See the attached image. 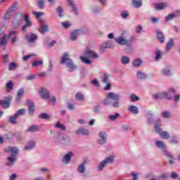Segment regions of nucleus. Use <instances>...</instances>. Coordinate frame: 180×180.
Here are the masks:
<instances>
[{"label": "nucleus", "mask_w": 180, "mask_h": 180, "mask_svg": "<svg viewBox=\"0 0 180 180\" xmlns=\"http://www.w3.org/2000/svg\"><path fill=\"white\" fill-rule=\"evenodd\" d=\"M24 19L25 23V25L22 27L21 30L22 32H26V29H29V27H32V21L30 20V18H29V15H25L23 16V14L21 13V18L16 19L12 24V29H18L22 25V19Z\"/></svg>", "instance_id": "obj_1"}, {"label": "nucleus", "mask_w": 180, "mask_h": 180, "mask_svg": "<svg viewBox=\"0 0 180 180\" xmlns=\"http://www.w3.org/2000/svg\"><path fill=\"white\" fill-rule=\"evenodd\" d=\"M68 57H70V55L67 53H65L62 57L60 64L66 63V67L70 68L69 70L70 72H72V71H75L77 69V65H75L72 60Z\"/></svg>", "instance_id": "obj_2"}, {"label": "nucleus", "mask_w": 180, "mask_h": 180, "mask_svg": "<svg viewBox=\"0 0 180 180\" xmlns=\"http://www.w3.org/2000/svg\"><path fill=\"white\" fill-rule=\"evenodd\" d=\"M39 94L42 99H49L50 102H52L51 105H53V106L56 105V97L50 96V93L49 92L48 89L42 87L39 90Z\"/></svg>", "instance_id": "obj_3"}, {"label": "nucleus", "mask_w": 180, "mask_h": 180, "mask_svg": "<svg viewBox=\"0 0 180 180\" xmlns=\"http://www.w3.org/2000/svg\"><path fill=\"white\" fill-rule=\"evenodd\" d=\"M115 161L113 156H109L106 158L103 162H101L98 165V171H102L108 164H112Z\"/></svg>", "instance_id": "obj_4"}, {"label": "nucleus", "mask_w": 180, "mask_h": 180, "mask_svg": "<svg viewBox=\"0 0 180 180\" xmlns=\"http://www.w3.org/2000/svg\"><path fill=\"white\" fill-rule=\"evenodd\" d=\"M25 37V40L28 43H36V41H37V39H39L37 34H34L33 32H31L30 34L26 33Z\"/></svg>", "instance_id": "obj_5"}, {"label": "nucleus", "mask_w": 180, "mask_h": 180, "mask_svg": "<svg viewBox=\"0 0 180 180\" xmlns=\"http://www.w3.org/2000/svg\"><path fill=\"white\" fill-rule=\"evenodd\" d=\"M153 96L155 98V99H162L165 98V99H167V101H171L172 99V97L171 95L168 94L167 92H162L158 93V94H154Z\"/></svg>", "instance_id": "obj_6"}, {"label": "nucleus", "mask_w": 180, "mask_h": 180, "mask_svg": "<svg viewBox=\"0 0 180 180\" xmlns=\"http://www.w3.org/2000/svg\"><path fill=\"white\" fill-rule=\"evenodd\" d=\"M114 40L117 44H120V46H126L129 44V41L126 39V38L122 36L118 37L117 38H114Z\"/></svg>", "instance_id": "obj_7"}, {"label": "nucleus", "mask_w": 180, "mask_h": 180, "mask_svg": "<svg viewBox=\"0 0 180 180\" xmlns=\"http://www.w3.org/2000/svg\"><path fill=\"white\" fill-rule=\"evenodd\" d=\"M73 155H74V153H72V152H69L68 154L65 155L62 158L63 164H65V165L70 164V162H71V158Z\"/></svg>", "instance_id": "obj_8"}, {"label": "nucleus", "mask_w": 180, "mask_h": 180, "mask_svg": "<svg viewBox=\"0 0 180 180\" xmlns=\"http://www.w3.org/2000/svg\"><path fill=\"white\" fill-rule=\"evenodd\" d=\"M105 49H112V41H106L101 44L100 53H105Z\"/></svg>", "instance_id": "obj_9"}, {"label": "nucleus", "mask_w": 180, "mask_h": 180, "mask_svg": "<svg viewBox=\"0 0 180 180\" xmlns=\"http://www.w3.org/2000/svg\"><path fill=\"white\" fill-rule=\"evenodd\" d=\"M100 140H98V144H105L106 143V139L108 138V134L106 132H100L99 133Z\"/></svg>", "instance_id": "obj_10"}, {"label": "nucleus", "mask_w": 180, "mask_h": 180, "mask_svg": "<svg viewBox=\"0 0 180 180\" xmlns=\"http://www.w3.org/2000/svg\"><path fill=\"white\" fill-rule=\"evenodd\" d=\"M179 16H180V11L179 10L176 11L166 17V22H168V20H171Z\"/></svg>", "instance_id": "obj_11"}, {"label": "nucleus", "mask_w": 180, "mask_h": 180, "mask_svg": "<svg viewBox=\"0 0 180 180\" xmlns=\"http://www.w3.org/2000/svg\"><path fill=\"white\" fill-rule=\"evenodd\" d=\"M106 97L108 99H111V101H119V99H120L119 94H116L113 92H109L107 94Z\"/></svg>", "instance_id": "obj_12"}, {"label": "nucleus", "mask_w": 180, "mask_h": 180, "mask_svg": "<svg viewBox=\"0 0 180 180\" xmlns=\"http://www.w3.org/2000/svg\"><path fill=\"white\" fill-rule=\"evenodd\" d=\"M85 57H89V58H98L99 56L96 54L94 51L91 50H87L84 54Z\"/></svg>", "instance_id": "obj_13"}, {"label": "nucleus", "mask_w": 180, "mask_h": 180, "mask_svg": "<svg viewBox=\"0 0 180 180\" xmlns=\"http://www.w3.org/2000/svg\"><path fill=\"white\" fill-rule=\"evenodd\" d=\"M156 37L158 40H159L160 43H164L165 41V37H164V34L161 30H158L156 31Z\"/></svg>", "instance_id": "obj_14"}, {"label": "nucleus", "mask_w": 180, "mask_h": 180, "mask_svg": "<svg viewBox=\"0 0 180 180\" xmlns=\"http://www.w3.org/2000/svg\"><path fill=\"white\" fill-rule=\"evenodd\" d=\"M11 98H7L6 101L0 100V105H2L4 109H7V108H9V106H11Z\"/></svg>", "instance_id": "obj_15"}, {"label": "nucleus", "mask_w": 180, "mask_h": 180, "mask_svg": "<svg viewBox=\"0 0 180 180\" xmlns=\"http://www.w3.org/2000/svg\"><path fill=\"white\" fill-rule=\"evenodd\" d=\"M154 8L156 11H162V9H165L167 8L166 3H156L154 4Z\"/></svg>", "instance_id": "obj_16"}, {"label": "nucleus", "mask_w": 180, "mask_h": 180, "mask_svg": "<svg viewBox=\"0 0 180 180\" xmlns=\"http://www.w3.org/2000/svg\"><path fill=\"white\" fill-rule=\"evenodd\" d=\"M27 103L28 106V110H30V115H33L34 113V103H33V101L30 100H28Z\"/></svg>", "instance_id": "obj_17"}, {"label": "nucleus", "mask_w": 180, "mask_h": 180, "mask_svg": "<svg viewBox=\"0 0 180 180\" xmlns=\"http://www.w3.org/2000/svg\"><path fill=\"white\" fill-rule=\"evenodd\" d=\"M79 32L80 31L78 30H75L74 31H72L70 35V40H72V41H75V40L78 39V36H79L80 34Z\"/></svg>", "instance_id": "obj_18"}, {"label": "nucleus", "mask_w": 180, "mask_h": 180, "mask_svg": "<svg viewBox=\"0 0 180 180\" xmlns=\"http://www.w3.org/2000/svg\"><path fill=\"white\" fill-rule=\"evenodd\" d=\"M6 151L7 153H11V155L13 157H15L16 154H18V148H16V147H8L6 149Z\"/></svg>", "instance_id": "obj_19"}, {"label": "nucleus", "mask_w": 180, "mask_h": 180, "mask_svg": "<svg viewBox=\"0 0 180 180\" xmlns=\"http://www.w3.org/2000/svg\"><path fill=\"white\" fill-rule=\"evenodd\" d=\"M76 134H83L84 136H88L89 131L85 128H80L75 131Z\"/></svg>", "instance_id": "obj_20"}, {"label": "nucleus", "mask_w": 180, "mask_h": 180, "mask_svg": "<svg viewBox=\"0 0 180 180\" xmlns=\"http://www.w3.org/2000/svg\"><path fill=\"white\" fill-rule=\"evenodd\" d=\"M39 130H40V127H39V125H32L27 129H26L25 131H27V133L28 132L33 133L34 131H39Z\"/></svg>", "instance_id": "obj_21"}, {"label": "nucleus", "mask_w": 180, "mask_h": 180, "mask_svg": "<svg viewBox=\"0 0 180 180\" xmlns=\"http://www.w3.org/2000/svg\"><path fill=\"white\" fill-rule=\"evenodd\" d=\"M25 95V90L23 89H20L18 90L17 97H16V101L19 102L23 98V96Z\"/></svg>", "instance_id": "obj_22"}, {"label": "nucleus", "mask_w": 180, "mask_h": 180, "mask_svg": "<svg viewBox=\"0 0 180 180\" xmlns=\"http://www.w3.org/2000/svg\"><path fill=\"white\" fill-rule=\"evenodd\" d=\"M61 137H63L62 143L65 146H68L70 143H71V139H70L69 136H67L65 135H60Z\"/></svg>", "instance_id": "obj_23"}, {"label": "nucleus", "mask_w": 180, "mask_h": 180, "mask_svg": "<svg viewBox=\"0 0 180 180\" xmlns=\"http://www.w3.org/2000/svg\"><path fill=\"white\" fill-rule=\"evenodd\" d=\"M39 32L41 34L49 32V25L44 24V22H42L41 27H39Z\"/></svg>", "instance_id": "obj_24"}, {"label": "nucleus", "mask_w": 180, "mask_h": 180, "mask_svg": "<svg viewBox=\"0 0 180 180\" xmlns=\"http://www.w3.org/2000/svg\"><path fill=\"white\" fill-rule=\"evenodd\" d=\"M36 146V143L33 141H30L27 143V146L25 147L24 150H32V148H34V146Z\"/></svg>", "instance_id": "obj_25"}, {"label": "nucleus", "mask_w": 180, "mask_h": 180, "mask_svg": "<svg viewBox=\"0 0 180 180\" xmlns=\"http://www.w3.org/2000/svg\"><path fill=\"white\" fill-rule=\"evenodd\" d=\"M131 4L134 8H140L143 5L141 0H131Z\"/></svg>", "instance_id": "obj_26"}, {"label": "nucleus", "mask_w": 180, "mask_h": 180, "mask_svg": "<svg viewBox=\"0 0 180 180\" xmlns=\"http://www.w3.org/2000/svg\"><path fill=\"white\" fill-rule=\"evenodd\" d=\"M156 146L160 148L161 150H162V151H164L165 150H167V146H165V143H164L163 141H158L156 142Z\"/></svg>", "instance_id": "obj_27"}, {"label": "nucleus", "mask_w": 180, "mask_h": 180, "mask_svg": "<svg viewBox=\"0 0 180 180\" xmlns=\"http://www.w3.org/2000/svg\"><path fill=\"white\" fill-rule=\"evenodd\" d=\"M85 164H86V160H84L83 163L78 167L77 170L80 174H84V172H85V166H84Z\"/></svg>", "instance_id": "obj_28"}, {"label": "nucleus", "mask_w": 180, "mask_h": 180, "mask_svg": "<svg viewBox=\"0 0 180 180\" xmlns=\"http://www.w3.org/2000/svg\"><path fill=\"white\" fill-rule=\"evenodd\" d=\"M162 75H165V76H167V77H171V75H172L171 74V70L168 69V68H163L162 70Z\"/></svg>", "instance_id": "obj_29"}, {"label": "nucleus", "mask_w": 180, "mask_h": 180, "mask_svg": "<svg viewBox=\"0 0 180 180\" xmlns=\"http://www.w3.org/2000/svg\"><path fill=\"white\" fill-rule=\"evenodd\" d=\"M68 2H69L70 6L72 8V10L75 12V15H78V11H77V7L75 6V4H74V1H72V0H68Z\"/></svg>", "instance_id": "obj_30"}, {"label": "nucleus", "mask_w": 180, "mask_h": 180, "mask_svg": "<svg viewBox=\"0 0 180 180\" xmlns=\"http://www.w3.org/2000/svg\"><path fill=\"white\" fill-rule=\"evenodd\" d=\"M19 9V4L18 3H14L11 5L9 8L10 12H16Z\"/></svg>", "instance_id": "obj_31"}, {"label": "nucleus", "mask_w": 180, "mask_h": 180, "mask_svg": "<svg viewBox=\"0 0 180 180\" xmlns=\"http://www.w3.org/2000/svg\"><path fill=\"white\" fill-rule=\"evenodd\" d=\"M160 135L162 137V139H165V140H168L171 137L169 133H167L165 131H162L160 134Z\"/></svg>", "instance_id": "obj_32"}, {"label": "nucleus", "mask_w": 180, "mask_h": 180, "mask_svg": "<svg viewBox=\"0 0 180 180\" xmlns=\"http://www.w3.org/2000/svg\"><path fill=\"white\" fill-rule=\"evenodd\" d=\"M129 112H131L134 115H137L139 113V108L134 105H131L129 108Z\"/></svg>", "instance_id": "obj_33"}, {"label": "nucleus", "mask_w": 180, "mask_h": 180, "mask_svg": "<svg viewBox=\"0 0 180 180\" xmlns=\"http://www.w3.org/2000/svg\"><path fill=\"white\" fill-rule=\"evenodd\" d=\"M174 47V39H171L169 41L167 42L166 45V50L168 51V50H171V48Z\"/></svg>", "instance_id": "obj_34"}, {"label": "nucleus", "mask_w": 180, "mask_h": 180, "mask_svg": "<svg viewBox=\"0 0 180 180\" xmlns=\"http://www.w3.org/2000/svg\"><path fill=\"white\" fill-rule=\"evenodd\" d=\"M141 59L140 58H136L133 61V65L134 67H140L141 65Z\"/></svg>", "instance_id": "obj_35"}, {"label": "nucleus", "mask_w": 180, "mask_h": 180, "mask_svg": "<svg viewBox=\"0 0 180 180\" xmlns=\"http://www.w3.org/2000/svg\"><path fill=\"white\" fill-rule=\"evenodd\" d=\"M137 77L139 79H141L142 81L147 78V75H146V74L141 72V71H138Z\"/></svg>", "instance_id": "obj_36"}, {"label": "nucleus", "mask_w": 180, "mask_h": 180, "mask_svg": "<svg viewBox=\"0 0 180 180\" xmlns=\"http://www.w3.org/2000/svg\"><path fill=\"white\" fill-rule=\"evenodd\" d=\"M15 160H16V158L8 157V161H9V162H7L6 165H8V167H12V165H13V162H15Z\"/></svg>", "instance_id": "obj_37"}, {"label": "nucleus", "mask_w": 180, "mask_h": 180, "mask_svg": "<svg viewBox=\"0 0 180 180\" xmlns=\"http://www.w3.org/2000/svg\"><path fill=\"white\" fill-rule=\"evenodd\" d=\"M155 54L156 56L155 60L156 61H158V60H161V56H162V53H161V51L160 50H156L155 52Z\"/></svg>", "instance_id": "obj_38"}, {"label": "nucleus", "mask_w": 180, "mask_h": 180, "mask_svg": "<svg viewBox=\"0 0 180 180\" xmlns=\"http://www.w3.org/2000/svg\"><path fill=\"white\" fill-rule=\"evenodd\" d=\"M16 119H18V115H16V114L11 116L10 117V123H11V124H16Z\"/></svg>", "instance_id": "obj_39"}, {"label": "nucleus", "mask_w": 180, "mask_h": 180, "mask_svg": "<svg viewBox=\"0 0 180 180\" xmlns=\"http://www.w3.org/2000/svg\"><path fill=\"white\" fill-rule=\"evenodd\" d=\"M25 113H26V110L25 109H20L17 111V112L15 113L16 116H22L23 115H25Z\"/></svg>", "instance_id": "obj_40"}, {"label": "nucleus", "mask_w": 180, "mask_h": 180, "mask_svg": "<svg viewBox=\"0 0 180 180\" xmlns=\"http://www.w3.org/2000/svg\"><path fill=\"white\" fill-rule=\"evenodd\" d=\"M162 116L165 119H169V117H171V112H169V111H165L162 112Z\"/></svg>", "instance_id": "obj_41"}, {"label": "nucleus", "mask_w": 180, "mask_h": 180, "mask_svg": "<svg viewBox=\"0 0 180 180\" xmlns=\"http://www.w3.org/2000/svg\"><path fill=\"white\" fill-rule=\"evenodd\" d=\"M75 98H76L77 101H84V95H82V94H81V93H77V94L75 95Z\"/></svg>", "instance_id": "obj_42"}, {"label": "nucleus", "mask_w": 180, "mask_h": 180, "mask_svg": "<svg viewBox=\"0 0 180 180\" xmlns=\"http://www.w3.org/2000/svg\"><path fill=\"white\" fill-rule=\"evenodd\" d=\"M131 102H136L137 101H140V98L136 96V94H131L130 96Z\"/></svg>", "instance_id": "obj_43"}, {"label": "nucleus", "mask_w": 180, "mask_h": 180, "mask_svg": "<svg viewBox=\"0 0 180 180\" xmlns=\"http://www.w3.org/2000/svg\"><path fill=\"white\" fill-rule=\"evenodd\" d=\"M120 114L119 113H115L114 115H108V119L110 120H116L117 119V117H119Z\"/></svg>", "instance_id": "obj_44"}, {"label": "nucleus", "mask_w": 180, "mask_h": 180, "mask_svg": "<svg viewBox=\"0 0 180 180\" xmlns=\"http://www.w3.org/2000/svg\"><path fill=\"white\" fill-rule=\"evenodd\" d=\"M160 127H161V124L155 125V131H156V133H158L159 134H161V132L162 131V130Z\"/></svg>", "instance_id": "obj_45"}, {"label": "nucleus", "mask_w": 180, "mask_h": 180, "mask_svg": "<svg viewBox=\"0 0 180 180\" xmlns=\"http://www.w3.org/2000/svg\"><path fill=\"white\" fill-rule=\"evenodd\" d=\"M130 59L127 56H122V64H129Z\"/></svg>", "instance_id": "obj_46"}, {"label": "nucleus", "mask_w": 180, "mask_h": 180, "mask_svg": "<svg viewBox=\"0 0 180 180\" xmlns=\"http://www.w3.org/2000/svg\"><path fill=\"white\" fill-rule=\"evenodd\" d=\"M80 60H82V61L84 62L85 64H91V60L86 57L80 56Z\"/></svg>", "instance_id": "obj_47"}, {"label": "nucleus", "mask_w": 180, "mask_h": 180, "mask_svg": "<svg viewBox=\"0 0 180 180\" xmlns=\"http://www.w3.org/2000/svg\"><path fill=\"white\" fill-rule=\"evenodd\" d=\"M39 9H44V0L37 1Z\"/></svg>", "instance_id": "obj_48"}, {"label": "nucleus", "mask_w": 180, "mask_h": 180, "mask_svg": "<svg viewBox=\"0 0 180 180\" xmlns=\"http://www.w3.org/2000/svg\"><path fill=\"white\" fill-rule=\"evenodd\" d=\"M146 116L148 117V123H153V119L150 118L153 116V113H151V112L149 111L147 112Z\"/></svg>", "instance_id": "obj_49"}, {"label": "nucleus", "mask_w": 180, "mask_h": 180, "mask_svg": "<svg viewBox=\"0 0 180 180\" xmlns=\"http://www.w3.org/2000/svg\"><path fill=\"white\" fill-rule=\"evenodd\" d=\"M43 64V60H36L32 63V67H39V65H41Z\"/></svg>", "instance_id": "obj_50"}, {"label": "nucleus", "mask_w": 180, "mask_h": 180, "mask_svg": "<svg viewBox=\"0 0 180 180\" xmlns=\"http://www.w3.org/2000/svg\"><path fill=\"white\" fill-rule=\"evenodd\" d=\"M163 153H165V155H166V157H167L168 158H172V160H174V156H172V155L169 153L167 149L164 150Z\"/></svg>", "instance_id": "obj_51"}, {"label": "nucleus", "mask_w": 180, "mask_h": 180, "mask_svg": "<svg viewBox=\"0 0 180 180\" xmlns=\"http://www.w3.org/2000/svg\"><path fill=\"white\" fill-rule=\"evenodd\" d=\"M39 117H40V119L49 120V119H50V115L43 112L41 115H39Z\"/></svg>", "instance_id": "obj_52"}, {"label": "nucleus", "mask_w": 180, "mask_h": 180, "mask_svg": "<svg viewBox=\"0 0 180 180\" xmlns=\"http://www.w3.org/2000/svg\"><path fill=\"white\" fill-rule=\"evenodd\" d=\"M57 13H58L60 18L63 17V8H61V6H59L56 9Z\"/></svg>", "instance_id": "obj_53"}, {"label": "nucleus", "mask_w": 180, "mask_h": 180, "mask_svg": "<svg viewBox=\"0 0 180 180\" xmlns=\"http://www.w3.org/2000/svg\"><path fill=\"white\" fill-rule=\"evenodd\" d=\"M34 53H31V54H29V55H27V56H25L23 57V60L24 61H27L29 60V58H32V57H34Z\"/></svg>", "instance_id": "obj_54"}, {"label": "nucleus", "mask_w": 180, "mask_h": 180, "mask_svg": "<svg viewBox=\"0 0 180 180\" xmlns=\"http://www.w3.org/2000/svg\"><path fill=\"white\" fill-rule=\"evenodd\" d=\"M102 82H103L104 84H108V82H109V75L104 74Z\"/></svg>", "instance_id": "obj_55"}, {"label": "nucleus", "mask_w": 180, "mask_h": 180, "mask_svg": "<svg viewBox=\"0 0 180 180\" xmlns=\"http://www.w3.org/2000/svg\"><path fill=\"white\" fill-rule=\"evenodd\" d=\"M6 86L7 89H9L10 91L13 89V82H9L8 83H7L6 84Z\"/></svg>", "instance_id": "obj_56"}, {"label": "nucleus", "mask_w": 180, "mask_h": 180, "mask_svg": "<svg viewBox=\"0 0 180 180\" xmlns=\"http://www.w3.org/2000/svg\"><path fill=\"white\" fill-rule=\"evenodd\" d=\"M16 33L18 32L16 30H11L8 32V37L12 38L14 37V36H16Z\"/></svg>", "instance_id": "obj_57"}, {"label": "nucleus", "mask_w": 180, "mask_h": 180, "mask_svg": "<svg viewBox=\"0 0 180 180\" xmlns=\"http://www.w3.org/2000/svg\"><path fill=\"white\" fill-rule=\"evenodd\" d=\"M36 79V75L34 74H32L26 77L27 81H32V79Z\"/></svg>", "instance_id": "obj_58"}, {"label": "nucleus", "mask_w": 180, "mask_h": 180, "mask_svg": "<svg viewBox=\"0 0 180 180\" xmlns=\"http://www.w3.org/2000/svg\"><path fill=\"white\" fill-rule=\"evenodd\" d=\"M1 46H5L6 44V37L4 36L0 41Z\"/></svg>", "instance_id": "obj_59"}, {"label": "nucleus", "mask_w": 180, "mask_h": 180, "mask_svg": "<svg viewBox=\"0 0 180 180\" xmlns=\"http://www.w3.org/2000/svg\"><path fill=\"white\" fill-rule=\"evenodd\" d=\"M121 16L123 19H126L127 18V17L129 16V12L127 11H122L121 13Z\"/></svg>", "instance_id": "obj_60"}, {"label": "nucleus", "mask_w": 180, "mask_h": 180, "mask_svg": "<svg viewBox=\"0 0 180 180\" xmlns=\"http://www.w3.org/2000/svg\"><path fill=\"white\" fill-rule=\"evenodd\" d=\"M14 136L17 139L18 141H19V140H20V139H22V133H20V132L15 133Z\"/></svg>", "instance_id": "obj_61"}, {"label": "nucleus", "mask_w": 180, "mask_h": 180, "mask_svg": "<svg viewBox=\"0 0 180 180\" xmlns=\"http://www.w3.org/2000/svg\"><path fill=\"white\" fill-rule=\"evenodd\" d=\"M62 25L65 29H68V27H71V24H70L68 22H62Z\"/></svg>", "instance_id": "obj_62"}, {"label": "nucleus", "mask_w": 180, "mask_h": 180, "mask_svg": "<svg viewBox=\"0 0 180 180\" xmlns=\"http://www.w3.org/2000/svg\"><path fill=\"white\" fill-rule=\"evenodd\" d=\"M11 11H8L6 13L5 15H4V19L6 20H8V19H11Z\"/></svg>", "instance_id": "obj_63"}, {"label": "nucleus", "mask_w": 180, "mask_h": 180, "mask_svg": "<svg viewBox=\"0 0 180 180\" xmlns=\"http://www.w3.org/2000/svg\"><path fill=\"white\" fill-rule=\"evenodd\" d=\"M15 68H16V63H10V65H9L10 70H15Z\"/></svg>", "instance_id": "obj_64"}]
</instances>
